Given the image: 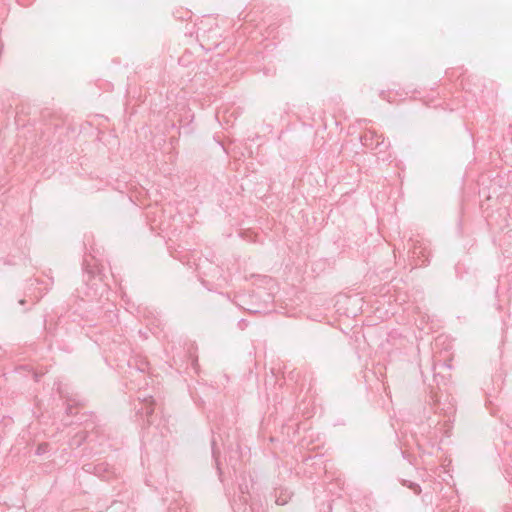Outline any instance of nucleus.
Wrapping results in <instances>:
<instances>
[{"label": "nucleus", "mask_w": 512, "mask_h": 512, "mask_svg": "<svg viewBox=\"0 0 512 512\" xmlns=\"http://www.w3.org/2000/svg\"><path fill=\"white\" fill-rule=\"evenodd\" d=\"M402 483H403V485H405L408 488H410L411 490H413L415 494H419L421 492V488L417 483H414V482H411L408 480H403Z\"/></svg>", "instance_id": "1"}, {"label": "nucleus", "mask_w": 512, "mask_h": 512, "mask_svg": "<svg viewBox=\"0 0 512 512\" xmlns=\"http://www.w3.org/2000/svg\"><path fill=\"white\" fill-rule=\"evenodd\" d=\"M44 452V445H40L38 448H37V451L36 453L38 455L42 454Z\"/></svg>", "instance_id": "2"}, {"label": "nucleus", "mask_w": 512, "mask_h": 512, "mask_svg": "<svg viewBox=\"0 0 512 512\" xmlns=\"http://www.w3.org/2000/svg\"><path fill=\"white\" fill-rule=\"evenodd\" d=\"M239 326H240L241 329H244V326H246L245 320H243V319L240 320L239 321Z\"/></svg>", "instance_id": "3"}, {"label": "nucleus", "mask_w": 512, "mask_h": 512, "mask_svg": "<svg viewBox=\"0 0 512 512\" xmlns=\"http://www.w3.org/2000/svg\"><path fill=\"white\" fill-rule=\"evenodd\" d=\"M276 503L283 505L285 502H280L279 500H276Z\"/></svg>", "instance_id": "4"}]
</instances>
